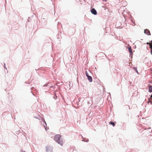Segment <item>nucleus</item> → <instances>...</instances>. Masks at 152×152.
<instances>
[{
    "label": "nucleus",
    "instance_id": "obj_8",
    "mask_svg": "<svg viewBox=\"0 0 152 152\" xmlns=\"http://www.w3.org/2000/svg\"><path fill=\"white\" fill-rule=\"evenodd\" d=\"M147 44H148L150 46V47H151V45L152 46V40L151 42V43H149L147 42Z\"/></svg>",
    "mask_w": 152,
    "mask_h": 152
},
{
    "label": "nucleus",
    "instance_id": "obj_15",
    "mask_svg": "<svg viewBox=\"0 0 152 152\" xmlns=\"http://www.w3.org/2000/svg\"><path fill=\"white\" fill-rule=\"evenodd\" d=\"M103 1H104L105 2H106L107 1V0H102Z\"/></svg>",
    "mask_w": 152,
    "mask_h": 152
},
{
    "label": "nucleus",
    "instance_id": "obj_5",
    "mask_svg": "<svg viewBox=\"0 0 152 152\" xmlns=\"http://www.w3.org/2000/svg\"><path fill=\"white\" fill-rule=\"evenodd\" d=\"M128 50L130 53V55H132L133 53L132 52V50L131 47L128 48Z\"/></svg>",
    "mask_w": 152,
    "mask_h": 152
},
{
    "label": "nucleus",
    "instance_id": "obj_3",
    "mask_svg": "<svg viewBox=\"0 0 152 152\" xmlns=\"http://www.w3.org/2000/svg\"><path fill=\"white\" fill-rule=\"evenodd\" d=\"M144 33L146 34H147L150 35H151V34L150 33V32L149 31L148 29H145L144 30Z\"/></svg>",
    "mask_w": 152,
    "mask_h": 152
},
{
    "label": "nucleus",
    "instance_id": "obj_12",
    "mask_svg": "<svg viewBox=\"0 0 152 152\" xmlns=\"http://www.w3.org/2000/svg\"><path fill=\"white\" fill-rule=\"evenodd\" d=\"M133 68L135 70H136V69H137V68H136L135 67H133Z\"/></svg>",
    "mask_w": 152,
    "mask_h": 152
},
{
    "label": "nucleus",
    "instance_id": "obj_16",
    "mask_svg": "<svg viewBox=\"0 0 152 152\" xmlns=\"http://www.w3.org/2000/svg\"><path fill=\"white\" fill-rule=\"evenodd\" d=\"M45 130H46V131H47V128H46L45 127Z\"/></svg>",
    "mask_w": 152,
    "mask_h": 152
},
{
    "label": "nucleus",
    "instance_id": "obj_4",
    "mask_svg": "<svg viewBox=\"0 0 152 152\" xmlns=\"http://www.w3.org/2000/svg\"><path fill=\"white\" fill-rule=\"evenodd\" d=\"M148 91L151 92H152V86L150 85L148 86Z\"/></svg>",
    "mask_w": 152,
    "mask_h": 152
},
{
    "label": "nucleus",
    "instance_id": "obj_11",
    "mask_svg": "<svg viewBox=\"0 0 152 152\" xmlns=\"http://www.w3.org/2000/svg\"><path fill=\"white\" fill-rule=\"evenodd\" d=\"M152 46H151V47L150 48L151 49V54L152 55Z\"/></svg>",
    "mask_w": 152,
    "mask_h": 152
},
{
    "label": "nucleus",
    "instance_id": "obj_2",
    "mask_svg": "<svg viewBox=\"0 0 152 152\" xmlns=\"http://www.w3.org/2000/svg\"><path fill=\"white\" fill-rule=\"evenodd\" d=\"M91 12L94 15H96L97 14V12L96 10L94 8H93L91 10Z\"/></svg>",
    "mask_w": 152,
    "mask_h": 152
},
{
    "label": "nucleus",
    "instance_id": "obj_14",
    "mask_svg": "<svg viewBox=\"0 0 152 152\" xmlns=\"http://www.w3.org/2000/svg\"><path fill=\"white\" fill-rule=\"evenodd\" d=\"M135 71H136V72L137 73H138V71H137V69H136V70H135Z\"/></svg>",
    "mask_w": 152,
    "mask_h": 152
},
{
    "label": "nucleus",
    "instance_id": "obj_1",
    "mask_svg": "<svg viewBox=\"0 0 152 152\" xmlns=\"http://www.w3.org/2000/svg\"><path fill=\"white\" fill-rule=\"evenodd\" d=\"M54 139L55 141L61 145L63 144L62 139L61 138V136L59 134H57L54 137Z\"/></svg>",
    "mask_w": 152,
    "mask_h": 152
},
{
    "label": "nucleus",
    "instance_id": "obj_10",
    "mask_svg": "<svg viewBox=\"0 0 152 152\" xmlns=\"http://www.w3.org/2000/svg\"><path fill=\"white\" fill-rule=\"evenodd\" d=\"M85 73H86V75L87 76V77H88V76H89L88 75V73L86 71V72Z\"/></svg>",
    "mask_w": 152,
    "mask_h": 152
},
{
    "label": "nucleus",
    "instance_id": "obj_13",
    "mask_svg": "<svg viewBox=\"0 0 152 152\" xmlns=\"http://www.w3.org/2000/svg\"><path fill=\"white\" fill-rule=\"evenodd\" d=\"M135 71H136V72L137 73H138V71H137V69H136V70H135Z\"/></svg>",
    "mask_w": 152,
    "mask_h": 152
},
{
    "label": "nucleus",
    "instance_id": "obj_9",
    "mask_svg": "<svg viewBox=\"0 0 152 152\" xmlns=\"http://www.w3.org/2000/svg\"><path fill=\"white\" fill-rule=\"evenodd\" d=\"M109 124H110L112 125L113 126H115V123L113 122H110Z\"/></svg>",
    "mask_w": 152,
    "mask_h": 152
},
{
    "label": "nucleus",
    "instance_id": "obj_7",
    "mask_svg": "<svg viewBox=\"0 0 152 152\" xmlns=\"http://www.w3.org/2000/svg\"><path fill=\"white\" fill-rule=\"evenodd\" d=\"M149 101L152 104V95L151 96V97L149 98Z\"/></svg>",
    "mask_w": 152,
    "mask_h": 152
},
{
    "label": "nucleus",
    "instance_id": "obj_6",
    "mask_svg": "<svg viewBox=\"0 0 152 152\" xmlns=\"http://www.w3.org/2000/svg\"><path fill=\"white\" fill-rule=\"evenodd\" d=\"M88 79L90 82H91L92 81V79L91 77L90 76H88Z\"/></svg>",
    "mask_w": 152,
    "mask_h": 152
}]
</instances>
